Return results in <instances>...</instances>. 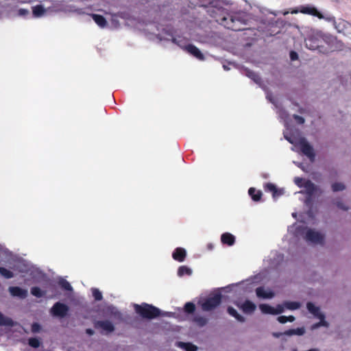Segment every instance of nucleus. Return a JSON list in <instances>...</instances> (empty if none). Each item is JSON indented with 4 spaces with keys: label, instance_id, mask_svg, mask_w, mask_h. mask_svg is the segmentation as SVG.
<instances>
[{
    "label": "nucleus",
    "instance_id": "f257e3e1",
    "mask_svg": "<svg viewBox=\"0 0 351 351\" xmlns=\"http://www.w3.org/2000/svg\"><path fill=\"white\" fill-rule=\"evenodd\" d=\"M285 127L284 136L290 143L293 145L292 149L295 150L299 148L311 160H313L315 153L312 146L304 138L300 136L296 131L291 134L292 130L289 128L288 123L285 124Z\"/></svg>",
    "mask_w": 351,
    "mask_h": 351
},
{
    "label": "nucleus",
    "instance_id": "f03ea898",
    "mask_svg": "<svg viewBox=\"0 0 351 351\" xmlns=\"http://www.w3.org/2000/svg\"><path fill=\"white\" fill-rule=\"evenodd\" d=\"M289 232L294 235H301L302 238L311 244H321L323 243L324 236L321 232L309 228H300L294 224L288 229Z\"/></svg>",
    "mask_w": 351,
    "mask_h": 351
},
{
    "label": "nucleus",
    "instance_id": "7ed1b4c3",
    "mask_svg": "<svg viewBox=\"0 0 351 351\" xmlns=\"http://www.w3.org/2000/svg\"><path fill=\"white\" fill-rule=\"evenodd\" d=\"M134 308L137 313L145 318L152 319L160 315L158 308L147 304H135Z\"/></svg>",
    "mask_w": 351,
    "mask_h": 351
},
{
    "label": "nucleus",
    "instance_id": "20e7f679",
    "mask_svg": "<svg viewBox=\"0 0 351 351\" xmlns=\"http://www.w3.org/2000/svg\"><path fill=\"white\" fill-rule=\"evenodd\" d=\"M221 300V294L219 293H215L210 295L204 302L202 303V308L204 311H210L220 304Z\"/></svg>",
    "mask_w": 351,
    "mask_h": 351
},
{
    "label": "nucleus",
    "instance_id": "39448f33",
    "mask_svg": "<svg viewBox=\"0 0 351 351\" xmlns=\"http://www.w3.org/2000/svg\"><path fill=\"white\" fill-rule=\"evenodd\" d=\"M322 38L320 32L311 31L309 36L305 40L306 47L311 50L318 49L320 47Z\"/></svg>",
    "mask_w": 351,
    "mask_h": 351
},
{
    "label": "nucleus",
    "instance_id": "423d86ee",
    "mask_svg": "<svg viewBox=\"0 0 351 351\" xmlns=\"http://www.w3.org/2000/svg\"><path fill=\"white\" fill-rule=\"evenodd\" d=\"M259 309L263 314L275 315L283 313V306H280V304L274 307L269 304H263L259 305Z\"/></svg>",
    "mask_w": 351,
    "mask_h": 351
},
{
    "label": "nucleus",
    "instance_id": "0eeeda50",
    "mask_svg": "<svg viewBox=\"0 0 351 351\" xmlns=\"http://www.w3.org/2000/svg\"><path fill=\"white\" fill-rule=\"evenodd\" d=\"M69 311V308L66 304L57 302L51 309V314L55 317H64Z\"/></svg>",
    "mask_w": 351,
    "mask_h": 351
},
{
    "label": "nucleus",
    "instance_id": "6e6552de",
    "mask_svg": "<svg viewBox=\"0 0 351 351\" xmlns=\"http://www.w3.org/2000/svg\"><path fill=\"white\" fill-rule=\"evenodd\" d=\"M294 182L296 185L299 187H304L305 190V193L309 195L313 194L314 191H315V187L314 185L308 181H305L302 178H295Z\"/></svg>",
    "mask_w": 351,
    "mask_h": 351
},
{
    "label": "nucleus",
    "instance_id": "1a4fd4ad",
    "mask_svg": "<svg viewBox=\"0 0 351 351\" xmlns=\"http://www.w3.org/2000/svg\"><path fill=\"white\" fill-rule=\"evenodd\" d=\"M256 296L261 299H271L275 295L272 290L263 287L256 288Z\"/></svg>",
    "mask_w": 351,
    "mask_h": 351
},
{
    "label": "nucleus",
    "instance_id": "9d476101",
    "mask_svg": "<svg viewBox=\"0 0 351 351\" xmlns=\"http://www.w3.org/2000/svg\"><path fill=\"white\" fill-rule=\"evenodd\" d=\"M97 328L101 330L104 333L108 334L112 332L114 329V325L108 321L98 322L95 325Z\"/></svg>",
    "mask_w": 351,
    "mask_h": 351
},
{
    "label": "nucleus",
    "instance_id": "9b49d317",
    "mask_svg": "<svg viewBox=\"0 0 351 351\" xmlns=\"http://www.w3.org/2000/svg\"><path fill=\"white\" fill-rule=\"evenodd\" d=\"M239 308L246 314H251L252 313L256 308V305L249 300L245 301L241 304H237Z\"/></svg>",
    "mask_w": 351,
    "mask_h": 351
},
{
    "label": "nucleus",
    "instance_id": "f8f14e48",
    "mask_svg": "<svg viewBox=\"0 0 351 351\" xmlns=\"http://www.w3.org/2000/svg\"><path fill=\"white\" fill-rule=\"evenodd\" d=\"M258 278V277H255L254 280H247L239 283V285H237L235 287L241 289H243L245 291H250L254 287L257 282L256 281H255V280Z\"/></svg>",
    "mask_w": 351,
    "mask_h": 351
},
{
    "label": "nucleus",
    "instance_id": "ddd939ff",
    "mask_svg": "<svg viewBox=\"0 0 351 351\" xmlns=\"http://www.w3.org/2000/svg\"><path fill=\"white\" fill-rule=\"evenodd\" d=\"M306 308L310 313H311L315 317L319 318L325 316L324 313H322L319 306H316L312 302H308L306 304Z\"/></svg>",
    "mask_w": 351,
    "mask_h": 351
},
{
    "label": "nucleus",
    "instance_id": "4468645a",
    "mask_svg": "<svg viewBox=\"0 0 351 351\" xmlns=\"http://www.w3.org/2000/svg\"><path fill=\"white\" fill-rule=\"evenodd\" d=\"M300 12L303 14H310L312 16H317L319 19L324 18L322 14L315 7H313V6L302 7L300 9Z\"/></svg>",
    "mask_w": 351,
    "mask_h": 351
},
{
    "label": "nucleus",
    "instance_id": "2eb2a0df",
    "mask_svg": "<svg viewBox=\"0 0 351 351\" xmlns=\"http://www.w3.org/2000/svg\"><path fill=\"white\" fill-rule=\"evenodd\" d=\"M9 291L12 296L25 298L27 295V291L18 287H11Z\"/></svg>",
    "mask_w": 351,
    "mask_h": 351
},
{
    "label": "nucleus",
    "instance_id": "dca6fc26",
    "mask_svg": "<svg viewBox=\"0 0 351 351\" xmlns=\"http://www.w3.org/2000/svg\"><path fill=\"white\" fill-rule=\"evenodd\" d=\"M185 49L191 55L195 56L196 58L203 60L204 59L203 53L200 51V50L197 48L195 46L189 45L185 47Z\"/></svg>",
    "mask_w": 351,
    "mask_h": 351
},
{
    "label": "nucleus",
    "instance_id": "f3484780",
    "mask_svg": "<svg viewBox=\"0 0 351 351\" xmlns=\"http://www.w3.org/2000/svg\"><path fill=\"white\" fill-rule=\"evenodd\" d=\"M280 306H283V312L285 309L295 311L300 308L301 303L296 301H285L282 304H280Z\"/></svg>",
    "mask_w": 351,
    "mask_h": 351
},
{
    "label": "nucleus",
    "instance_id": "a211bd4d",
    "mask_svg": "<svg viewBox=\"0 0 351 351\" xmlns=\"http://www.w3.org/2000/svg\"><path fill=\"white\" fill-rule=\"evenodd\" d=\"M186 255V250L182 247H178L177 249H176V250L172 254L173 259L179 262L184 261Z\"/></svg>",
    "mask_w": 351,
    "mask_h": 351
},
{
    "label": "nucleus",
    "instance_id": "6ab92c4d",
    "mask_svg": "<svg viewBox=\"0 0 351 351\" xmlns=\"http://www.w3.org/2000/svg\"><path fill=\"white\" fill-rule=\"evenodd\" d=\"M265 188L268 191L272 192L273 197L274 198L278 197V196H280L284 193V190L282 189H276L275 185H274L273 184H271V183L267 184Z\"/></svg>",
    "mask_w": 351,
    "mask_h": 351
},
{
    "label": "nucleus",
    "instance_id": "aec40b11",
    "mask_svg": "<svg viewBox=\"0 0 351 351\" xmlns=\"http://www.w3.org/2000/svg\"><path fill=\"white\" fill-rule=\"evenodd\" d=\"M92 17H93V19L94 20V21L96 23V24L101 27V28H104L106 27L107 25V21L106 20V19L101 16V15H99V14H93L91 15Z\"/></svg>",
    "mask_w": 351,
    "mask_h": 351
},
{
    "label": "nucleus",
    "instance_id": "412c9836",
    "mask_svg": "<svg viewBox=\"0 0 351 351\" xmlns=\"http://www.w3.org/2000/svg\"><path fill=\"white\" fill-rule=\"evenodd\" d=\"M47 10L42 5H36L32 8L33 15L37 18L44 16Z\"/></svg>",
    "mask_w": 351,
    "mask_h": 351
},
{
    "label": "nucleus",
    "instance_id": "4be33fe9",
    "mask_svg": "<svg viewBox=\"0 0 351 351\" xmlns=\"http://www.w3.org/2000/svg\"><path fill=\"white\" fill-rule=\"evenodd\" d=\"M221 240L223 243L232 245L234 243L235 238L230 233H224L221 235Z\"/></svg>",
    "mask_w": 351,
    "mask_h": 351
},
{
    "label": "nucleus",
    "instance_id": "5701e85b",
    "mask_svg": "<svg viewBox=\"0 0 351 351\" xmlns=\"http://www.w3.org/2000/svg\"><path fill=\"white\" fill-rule=\"evenodd\" d=\"M305 333V328L304 327L298 328L295 329H290L285 332L284 335L287 336H302Z\"/></svg>",
    "mask_w": 351,
    "mask_h": 351
},
{
    "label": "nucleus",
    "instance_id": "b1692460",
    "mask_svg": "<svg viewBox=\"0 0 351 351\" xmlns=\"http://www.w3.org/2000/svg\"><path fill=\"white\" fill-rule=\"evenodd\" d=\"M318 319H319V322L314 324L311 326V329L312 330H315L319 327H328L329 324L328 323L327 321L325 320V316H323L322 317H319Z\"/></svg>",
    "mask_w": 351,
    "mask_h": 351
},
{
    "label": "nucleus",
    "instance_id": "393cba45",
    "mask_svg": "<svg viewBox=\"0 0 351 351\" xmlns=\"http://www.w3.org/2000/svg\"><path fill=\"white\" fill-rule=\"evenodd\" d=\"M228 313L234 317L237 321L240 322H243L245 321V319L244 317L241 315L237 311V310H235L234 308L232 307H228Z\"/></svg>",
    "mask_w": 351,
    "mask_h": 351
},
{
    "label": "nucleus",
    "instance_id": "a878e982",
    "mask_svg": "<svg viewBox=\"0 0 351 351\" xmlns=\"http://www.w3.org/2000/svg\"><path fill=\"white\" fill-rule=\"evenodd\" d=\"M248 193L254 201L260 200L262 195L261 191H256L254 188H250L248 191Z\"/></svg>",
    "mask_w": 351,
    "mask_h": 351
},
{
    "label": "nucleus",
    "instance_id": "bb28decb",
    "mask_svg": "<svg viewBox=\"0 0 351 351\" xmlns=\"http://www.w3.org/2000/svg\"><path fill=\"white\" fill-rule=\"evenodd\" d=\"M178 346L185 351H196L197 347L189 343L178 342Z\"/></svg>",
    "mask_w": 351,
    "mask_h": 351
},
{
    "label": "nucleus",
    "instance_id": "cd10ccee",
    "mask_svg": "<svg viewBox=\"0 0 351 351\" xmlns=\"http://www.w3.org/2000/svg\"><path fill=\"white\" fill-rule=\"evenodd\" d=\"M192 273H193L192 269L186 266H180L178 270V275L180 277H182L184 275L190 276L192 274Z\"/></svg>",
    "mask_w": 351,
    "mask_h": 351
},
{
    "label": "nucleus",
    "instance_id": "c85d7f7f",
    "mask_svg": "<svg viewBox=\"0 0 351 351\" xmlns=\"http://www.w3.org/2000/svg\"><path fill=\"white\" fill-rule=\"evenodd\" d=\"M295 320V317L293 316V315H290V316H284V315H281V316H279L278 317V321L281 323V324H285L288 322H294Z\"/></svg>",
    "mask_w": 351,
    "mask_h": 351
},
{
    "label": "nucleus",
    "instance_id": "c756f323",
    "mask_svg": "<svg viewBox=\"0 0 351 351\" xmlns=\"http://www.w3.org/2000/svg\"><path fill=\"white\" fill-rule=\"evenodd\" d=\"M29 345L34 348H37L40 345V341L38 338H30L28 340Z\"/></svg>",
    "mask_w": 351,
    "mask_h": 351
},
{
    "label": "nucleus",
    "instance_id": "7c9ffc66",
    "mask_svg": "<svg viewBox=\"0 0 351 351\" xmlns=\"http://www.w3.org/2000/svg\"><path fill=\"white\" fill-rule=\"evenodd\" d=\"M0 274L6 278H10L14 276L12 271L3 267H0Z\"/></svg>",
    "mask_w": 351,
    "mask_h": 351
},
{
    "label": "nucleus",
    "instance_id": "2f4dec72",
    "mask_svg": "<svg viewBox=\"0 0 351 351\" xmlns=\"http://www.w3.org/2000/svg\"><path fill=\"white\" fill-rule=\"evenodd\" d=\"M12 324V322L9 318L4 317L3 315L0 313V325L10 326Z\"/></svg>",
    "mask_w": 351,
    "mask_h": 351
},
{
    "label": "nucleus",
    "instance_id": "473e14b6",
    "mask_svg": "<svg viewBox=\"0 0 351 351\" xmlns=\"http://www.w3.org/2000/svg\"><path fill=\"white\" fill-rule=\"evenodd\" d=\"M31 293L32 295L38 298H40L44 294V293L38 287H33L31 290Z\"/></svg>",
    "mask_w": 351,
    "mask_h": 351
},
{
    "label": "nucleus",
    "instance_id": "72a5a7b5",
    "mask_svg": "<svg viewBox=\"0 0 351 351\" xmlns=\"http://www.w3.org/2000/svg\"><path fill=\"white\" fill-rule=\"evenodd\" d=\"M60 285L62 286V288H64L66 290H72V287L71 286L69 282L64 279H61L60 280Z\"/></svg>",
    "mask_w": 351,
    "mask_h": 351
},
{
    "label": "nucleus",
    "instance_id": "f704fd0d",
    "mask_svg": "<svg viewBox=\"0 0 351 351\" xmlns=\"http://www.w3.org/2000/svg\"><path fill=\"white\" fill-rule=\"evenodd\" d=\"M184 310L187 313H193L195 311V304L191 302H187L184 306Z\"/></svg>",
    "mask_w": 351,
    "mask_h": 351
},
{
    "label": "nucleus",
    "instance_id": "c9c22d12",
    "mask_svg": "<svg viewBox=\"0 0 351 351\" xmlns=\"http://www.w3.org/2000/svg\"><path fill=\"white\" fill-rule=\"evenodd\" d=\"M332 188L334 191H343L345 189V186L342 183H335L332 184Z\"/></svg>",
    "mask_w": 351,
    "mask_h": 351
},
{
    "label": "nucleus",
    "instance_id": "e433bc0d",
    "mask_svg": "<svg viewBox=\"0 0 351 351\" xmlns=\"http://www.w3.org/2000/svg\"><path fill=\"white\" fill-rule=\"evenodd\" d=\"M93 295L94 296L96 300H100L102 298L101 293L97 289H93L92 290Z\"/></svg>",
    "mask_w": 351,
    "mask_h": 351
},
{
    "label": "nucleus",
    "instance_id": "4c0bfd02",
    "mask_svg": "<svg viewBox=\"0 0 351 351\" xmlns=\"http://www.w3.org/2000/svg\"><path fill=\"white\" fill-rule=\"evenodd\" d=\"M40 326L38 323H34L32 325V330L33 332H38L40 330Z\"/></svg>",
    "mask_w": 351,
    "mask_h": 351
},
{
    "label": "nucleus",
    "instance_id": "58836bf2",
    "mask_svg": "<svg viewBox=\"0 0 351 351\" xmlns=\"http://www.w3.org/2000/svg\"><path fill=\"white\" fill-rule=\"evenodd\" d=\"M28 14H29V10H27V9H20L18 11V15L19 16H26Z\"/></svg>",
    "mask_w": 351,
    "mask_h": 351
},
{
    "label": "nucleus",
    "instance_id": "ea45409f",
    "mask_svg": "<svg viewBox=\"0 0 351 351\" xmlns=\"http://www.w3.org/2000/svg\"><path fill=\"white\" fill-rule=\"evenodd\" d=\"M294 119L297 123L302 124L304 123V119L300 116H294Z\"/></svg>",
    "mask_w": 351,
    "mask_h": 351
},
{
    "label": "nucleus",
    "instance_id": "a19ab883",
    "mask_svg": "<svg viewBox=\"0 0 351 351\" xmlns=\"http://www.w3.org/2000/svg\"><path fill=\"white\" fill-rule=\"evenodd\" d=\"M337 207L340 209H342V210H347L348 209V206L343 204V203H341V202H338L337 203Z\"/></svg>",
    "mask_w": 351,
    "mask_h": 351
},
{
    "label": "nucleus",
    "instance_id": "79ce46f5",
    "mask_svg": "<svg viewBox=\"0 0 351 351\" xmlns=\"http://www.w3.org/2000/svg\"><path fill=\"white\" fill-rule=\"evenodd\" d=\"M290 57L292 60H295L298 59V54L294 51H291L290 53Z\"/></svg>",
    "mask_w": 351,
    "mask_h": 351
},
{
    "label": "nucleus",
    "instance_id": "37998d69",
    "mask_svg": "<svg viewBox=\"0 0 351 351\" xmlns=\"http://www.w3.org/2000/svg\"><path fill=\"white\" fill-rule=\"evenodd\" d=\"M196 321L198 323V324H199L201 326H203L206 322V320L205 319H198Z\"/></svg>",
    "mask_w": 351,
    "mask_h": 351
},
{
    "label": "nucleus",
    "instance_id": "c03bdc74",
    "mask_svg": "<svg viewBox=\"0 0 351 351\" xmlns=\"http://www.w3.org/2000/svg\"><path fill=\"white\" fill-rule=\"evenodd\" d=\"M86 332H87L89 335H93V333H94L93 330H91V329H87V330H86Z\"/></svg>",
    "mask_w": 351,
    "mask_h": 351
},
{
    "label": "nucleus",
    "instance_id": "a18cd8bd",
    "mask_svg": "<svg viewBox=\"0 0 351 351\" xmlns=\"http://www.w3.org/2000/svg\"><path fill=\"white\" fill-rule=\"evenodd\" d=\"M160 40H169V38L165 37V36H164V37H160Z\"/></svg>",
    "mask_w": 351,
    "mask_h": 351
},
{
    "label": "nucleus",
    "instance_id": "49530a36",
    "mask_svg": "<svg viewBox=\"0 0 351 351\" xmlns=\"http://www.w3.org/2000/svg\"><path fill=\"white\" fill-rule=\"evenodd\" d=\"M304 222L306 223H310V219H305Z\"/></svg>",
    "mask_w": 351,
    "mask_h": 351
},
{
    "label": "nucleus",
    "instance_id": "de8ad7c7",
    "mask_svg": "<svg viewBox=\"0 0 351 351\" xmlns=\"http://www.w3.org/2000/svg\"><path fill=\"white\" fill-rule=\"evenodd\" d=\"M298 10H293V11L291 12V13H292V14H296V13H298Z\"/></svg>",
    "mask_w": 351,
    "mask_h": 351
},
{
    "label": "nucleus",
    "instance_id": "09e8293b",
    "mask_svg": "<svg viewBox=\"0 0 351 351\" xmlns=\"http://www.w3.org/2000/svg\"><path fill=\"white\" fill-rule=\"evenodd\" d=\"M296 215H297V214H296L295 213H293L292 214V215H293V217H296Z\"/></svg>",
    "mask_w": 351,
    "mask_h": 351
},
{
    "label": "nucleus",
    "instance_id": "8fccbe9b",
    "mask_svg": "<svg viewBox=\"0 0 351 351\" xmlns=\"http://www.w3.org/2000/svg\"><path fill=\"white\" fill-rule=\"evenodd\" d=\"M267 97H268L269 100H270L271 102H274V101H272V99L269 97V95L267 96Z\"/></svg>",
    "mask_w": 351,
    "mask_h": 351
},
{
    "label": "nucleus",
    "instance_id": "3c124183",
    "mask_svg": "<svg viewBox=\"0 0 351 351\" xmlns=\"http://www.w3.org/2000/svg\"><path fill=\"white\" fill-rule=\"evenodd\" d=\"M165 34L168 36V37H171V36L167 33H165Z\"/></svg>",
    "mask_w": 351,
    "mask_h": 351
}]
</instances>
